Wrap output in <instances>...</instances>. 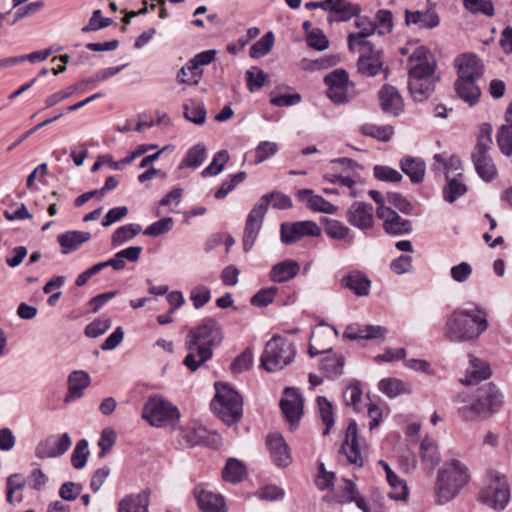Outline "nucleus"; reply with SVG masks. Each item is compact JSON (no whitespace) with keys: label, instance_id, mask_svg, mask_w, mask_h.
<instances>
[{"label":"nucleus","instance_id":"1a4fd4ad","mask_svg":"<svg viewBox=\"0 0 512 512\" xmlns=\"http://www.w3.org/2000/svg\"><path fill=\"white\" fill-rule=\"evenodd\" d=\"M324 83L328 98L335 104L347 103L356 96L355 85L344 69H336L327 74Z\"/></svg>","mask_w":512,"mask_h":512},{"label":"nucleus","instance_id":"2eb2a0df","mask_svg":"<svg viewBox=\"0 0 512 512\" xmlns=\"http://www.w3.org/2000/svg\"><path fill=\"white\" fill-rule=\"evenodd\" d=\"M347 222L362 231L374 227V208L365 202H354L346 212Z\"/></svg>","mask_w":512,"mask_h":512},{"label":"nucleus","instance_id":"5fc2aeb1","mask_svg":"<svg viewBox=\"0 0 512 512\" xmlns=\"http://www.w3.org/2000/svg\"><path fill=\"white\" fill-rule=\"evenodd\" d=\"M208 431L200 424L192 423L184 431L183 437L191 445L195 446L204 443L207 439Z\"/></svg>","mask_w":512,"mask_h":512},{"label":"nucleus","instance_id":"cd10ccee","mask_svg":"<svg viewBox=\"0 0 512 512\" xmlns=\"http://www.w3.org/2000/svg\"><path fill=\"white\" fill-rule=\"evenodd\" d=\"M387 333V329L380 325H351L343 333V337L349 340L358 339H378L383 338Z\"/></svg>","mask_w":512,"mask_h":512},{"label":"nucleus","instance_id":"9d476101","mask_svg":"<svg viewBox=\"0 0 512 512\" xmlns=\"http://www.w3.org/2000/svg\"><path fill=\"white\" fill-rule=\"evenodd\" d=\"M328 503L348 504L354 502L363 512H370L371 507L365 497H363L356 484L350 479H343L338 489L331 495L323 498Z\"/></svg>","mask_w":512,"mask_h":512},{"label":"nucleus","instance_id":"a19ab883","mask_svg":"<svg viewBox=\"0 0 512 512\" xmlns=\"http://www.w3.org/2000/svg\"><path fill=\"white\" fill-rule=\"evenodd\" d=\"M269 204H271L275 209L285 210L292 207V200L284 193L273 191L263 195L256 205L261 206L263 208V212L266 214Z\"/></svg>","mask_w":512,"mask_h":512},{"label":"nucleus","instance_id":"4c0bfd02","mask_svg":"<svg viewBox=\"0 0 512 512\" xmlns=\"http://www.w3.org/2000/svg\"><path fill=\"white\" fill-rule=\"evenodd\" d=\"M408 88L412 98L417 102H423L434 91L433 78H409Z\"/></svg>","mask_w":512,"mask_h":512},{"label":"nucleus","instance_id":"e433bc0d","mask_svg":"<svg viewBox=\"0 0 512 512\" xmlns=\"http://www.w3.org/2000/svg\"><path fill=\"white\" fill-rule=\"evenodd\" d=\"M148 507L149 494L144 491L123 498L119 502L118 512H148Z\"/></svg>","mask_w":512,"mask_h":512},{"label":"nucleus","instance_id":"393cba45","mask_svg":"<svg viewBox=\"0 0 512 512\" xmlns=\"http://www.w3.org/2000/svg\"><path fill=\"white\" fill-rule=\"evenodd\" d=\"M379 98L385 113L398 116L403 111V100L395 87L383 86L379 92Z\"/></svg>","mask_w":512,"mask_h":512},{"label":"nucleus","instance_id":"20e7f679","mask_svg":"<svg viewBox=\"0 0 512 512\" xmlns=\"http://www.w3.org/2000/svg\"><path fill=\"white\" fill-rule=\"evenodd\" d=\"M216 394L211 409L228 425L237 423L243 416V400L240 394L224 383L215 384Z\"/></svg>","mask_w":512,"mask_h":512},{"label":"nucleus","instance_id":"c03bdc74","mask_svg":"<svg viewBox=\"0 0 512 512\" xmlns=\"http://www.w3.org/2000/svg\"><path fill=\"white\" fill-rule=\"evenodd\" d=\"M223 479L230 483H239L246 476V468L244 464L235 459L230 458L222 471Z\"/></svg>","mask_w":512,"mask_h":512},{"label":"nucleus","instance_id":"49530a36","mask_svg":"<svg viewBox=\"0 0 512 512\" xmlns=\"http://www.w3.org/2000/svg\"><path fill=\"white\" fill-rule=\"evenodd\" d=\"M326 336H330V331L328 329H317L312 332L308 349V352L311 357L329 353L331 351V348L329 346H325L322 344V340Z\"/></svg>","mask_w":512,"mask_h":512},{"label":"nucleus","instance_id":"a211bd4d","mask_svg":"<svg viewBox=\"0 0 512 512\" xmlns=\"http://www.w3.org/2000/svg\"><path fill=\"white\" fill-rule=\"evenodd\" d=\"M265 215L263 208L257 205H255L249 212L242 239L243 250L245 252H249L252 249L262 228Z\"/></svg>","mask_w":512,"mask_h":512},{"label":"nucleus","instance_id":"3c124183","mask_svg":"<svg viewBox=\"0 0 512 512\" xmlns=\"http://www.w3.org/2000/svg\"><path fill=\"white\" fill-rule=\"evenodd\" d=\"M229 153L226 150L217 152L211 161V163L201 172L203 177H211L220 174L226 163L229 161Z\"/></svg>","mask_w":512,"mask_h":512},{"label":"nucleus","instance_id":"aec40b11","mask_svg":"<svg viewBox=\"0 0 512 512\" xmlns=\"http://www.w3.org/2000/svg\"><path fill=\"white\" fill-rule=\"evenodd\" d=\"M185 347L188 350V354L185 356L183 364L191 372H195L213 356L212 348L198 345L188 339H186Z\"/></svg>","mask_w":512,"mask_h":512},{"label":"nucleus","instance_id":"f03ea898","mask_svg":"<svg viewBox=\"0 0 512 512\" xmlns=\"http://www.w3.org/2000/svg\"><path fill=\"white\" fill-rule=\"evenodd\" d=\"M503 405V394L493 383L478 387L462 400L458 414L465 422H480L491 418Z\"/></svg>","mask_w":512,"mask_h":512},{"label":"nucleus","instance_id":"4468645a","mask_svg":"<svg viewBox=\"0 0 512 512\" xmlns=\"http://www.w3.org/2000/svg\"><path fill=\"white\" fill-rule=\"evenodd\" d=\"M409 78H433L435 60L424 46L417 47L408 59Z\"/></svg>","mask_w":512,"mask_h":512},{"label":"nucleus","instance_id":"c756f323","mask_svg":"<svg viewBox=\"0 0 512 512\" xmlns=\"http://www.w3.org/2000/svg\"><path fill=\"white\" fill-rule=\"evenodd\" d=\"M341 285L362 297L369 294L371 282L362 272L353 271L341 279Z\"/></svg>","mask_w":512,"mask_h":512},{"label":"nucleus","instance_id":"0eeeda50","mask_svg":"<svg viewBox=\"0 0 512 512\" xmlns=\"http://www.w3.org/2000/svg\"><path fill=\"white\" fill-rule=\"evenodd\" d=\"M491 132L492 128L489 124H484L481 127V133L472 153L475 170L479 177L486 182L493 180L497 175L496 166L489 154L492 145Z\"/></svg>","mask_w":512,"mask_h":512},{"label":"nucleus","instance_id":"69168bd1","mask_svg":"<svg viewBox=\"0 0 512 512\" xmlns=\"http://www.w3.org/2000/svg\"><path fill=\"white\" fill-rule=\"evenodd\" d=\"M173 224H174V220L172 217H165V218H162V219L152 223L151 225H149L144 230L143 233H144V235L151 236V237H157L160 235H164V234L168 233L169 231H171Z\"/></svg>","mask_w":512,"mask_h":512},{"label":"nucleus","instance_id":"72a5a7b5","mask_svg":"<svg viewBox=\"0 0 512 512\" xmlns=\"http://www.w3.org/2000/svg\"><path fill=\"white\" fill-rule=\"evenodd\" d=\"M439 17L434 11H405V23L407 26L417 25L420 28L432 29L439 25Z\"/></svg>","mask_w":512,"mask_h":512},{"label":"nucleus","instance_id":"0e129e2a","mask_svg":"<svg viewBox=\"0 0 512 512\" xmlns=\"http://www.w3.org/2000/svg\"><path fill=\"white\" fill-rule=\"evenodd\" d=\"M277 143L271 141H262L255 148V164H260L278 152Z\"/></svg>","mask_w":512,"mask_h":512},{"label":"nucleus","instance_id":"5701e85b","mask_svg":"<svg viewBox=\"0 0 512 512\" xmlns=\"http://www.w3.org/2000/svg\"><path fill=\"white\" fill-rule=\"evenodd\" d=\"M267 445L270 450L271 458L278 467H287L290 465L292 458L289 447L282 435L278 433L269 434L267 436Z\"/></svg>","mask_w":512,"mask_h":512},{"label":"nucleus","instance_id":"79ce46f5","mask_svg":"<svg viewBox=\"0 0 512 512\" xmlns=\"http://www.w3.org/2000/svg\"><path fill=\"white\" fill-rule=\"evenodd\" d=\"M216 51L207 50L198 53L193 59H191V76L186 81L190 83H199L202 78V70L200 66L208 65L215 59Z\"/></svg>","mask_w":512,"mask_h":512},{"label":"nucleus","instance_id":"37998d69","mask_svg":"<svg viewBox=\"0 0 512 512\" xmlns=\"http://www.w3.org/2000/svg\"><path fill=\"white\" fill-rule=\"evenodd\" d=\"M142 228L139 224L130 223L118 227L111 236L112 247H119L136 237Z\"/></svg>","mask_w":512,"mask_h":512},{"label":"nucleus","instance_id":"ea45409f","mask_svg":"<svg viewBox=\"0 0 512 512\" xmlns=\"http://www.w3.org/2000/svg\"><path fill=\"white\" fill-rule=\"evenodd\" d=\"M447 184L443 188V197L453 203L467 192V186L462 181V172H458L453 177L446 178Z\"/></svg>","mask_w":512,"mask_h":512},{"label":"nucleus","instance_id":"f257e3e1","mask_svg":"<svg viewBox=\"0 0 512 512\" xmlns=\"http://www.w3.org/2000/svg\"><path fill=\"white\" fill-rule=\"evenodd\" d=\"M488 329L487 313L478 305L454 310L443 328L447 340L456 343L476 340Z\"/></svg>","mask_w":512,"mask_h":512},{"label":"nucleus","instance_id":"dca6fc26","mask_svg":"<svg viewBox=\"0 0 512 512\" xmlns=\"http://www.w3.org/2000/svg\"><path fill=\"white\" fill-rule=\"evenodd\" d=\"M280 407L286 421L291 425H297L303 412V399L298 390L286 388L280 401Z\"/></svg>","mask_w":512,"mask_h":512},{"label":"nucleus","instance_id":"a18cd8bd","mask_svg":"<svg viewBox=\"0 0 512 512\" xmlns=\"http://www.w3.org/2000/svg\"><path fill=\"white\" fill-rule=\"evenodd\" d=\"M184 117L197 125H201L206 120V109L203 103H197L194 100H188L183 105Z\"/></svg>","mask_w":512,"mask_h":512},{"label":"nucleus","instance_id":"e2e57ef3","mask_svg":"<svg viewBox=\"0 0 512 512\" xmlns=\"http://www.w3.org/2000/svg\"><path fill=\"white\" fill-rule=\"evenodd\" d=\"M463 5L472 14L494 15L493 3L489 0H463Z\"/></svg>","mask_w":512,"mask_h":512},{"label":"nucleus","instance_id":"39448f33","mask_svg":"<svg viewBox=\"0 0 512 512\" xmlns=\"http://www.w3.org/2000/svg\"><path fill=\"white\" fill-rule=\"evenodd\" d=\"M180 417L179 409L160 395L150 396L142 411V418L156 428H175Z\"/></svg>","mask_w":512,"mask_h":512},{"label":"nucleus","instance_id":"774afa93","mask_svg":"<svg viewBox=\"0 0 512 512\" xmlns=\"http://www.w3.org/2000/svg\"><path fill=\"white\" fill-rule=\"evenodd\" d=\"M497 143L504 155H512V127L503 125L497 134Z\"/></svg>","mask_w":512,"mask_h":512},{"label":"nucleus","instance_id":"a878e982","mask_svg":"<svg viewBox=\"0 0 512 512\" xmlns=\"http://www.w3.org/2000/svg\"><path fill=\"white\" fill-rule=\"evenodd\" d=\"M491 375L489 365L472 355H469V366L466 369V375L461 382L465 385H474L482 380H486Z\"/></svg>","mask_w":512,"mask_h":512},{"label":"nucleus","instance_id":"7c9ffc66","mask_svg":"<svg viewBox=\"0 0 512 512\" xmlns=\"http://www.w3.org/2000/svg\"><path fill=\"white\" fill-rule=\"evenodd\" d=\"M296 195L300 201H305L307 207L313 211L327 214H331L335 211V207L332 203L325 200L320 195H315L311 189L298 190Z\"/></svg>","mask_w":512,"mask_h":512},{"label":"nucleus","instance_id":"de8ad7c7","mask_svg":"<svg viewBox=\"0 0 512 512\" xmlns=\"http://www.w3.org/2000/svg\"><path fill=\"white\" fill-rule=\"evenodd\" d=\"M361 132L365 136L375 138L382 142H388L394 134V128L390 125L377 126L367 123L361 127Z\"/></svg>","mask_w":512,"mask_h":512},{"label":"nucleus","instance_id":"13d9d810","mask_svg":"<svg viewBox=\"0 0 512 512\" xmlns=\"http://www.w3.org/2000/svg\"><path fill=\"white\" fill-rule=\"evenodd\" d=\"M391 491L389 497L393 500L403 501L406 500L409 495V490L406 482L401 479L397 474L393 478L387 480Z\"/></svg>","mask_w":512,"mask_h":512},{"label":"nucleus","instance_id":"338daca9","mask_svg":"<svg viewBox=\"0 0 512 512\" xmlns=\"http://www.w3.org/2000/svg\"><path fill=\"white\" fill-rule=\"evenodd\" d=\"M374 177L383 182H400L403 178L402 174L389 166L376 165L373 169Z\"/></svg>","mask_w":512,"mask_h":512},{"label":"nucleus","instance_id":"6ab92c4d","mask_svg":"<svg viewBox=\"0 0 512 512\" xmlns=\"http://www.w3.org/2000/svg\"><path fill=\"white\" fill-rule=\"evenodd\" d=\"M458 78L479 80L484 74V66L473 54H463L455 61Z\"/></svg>","mask_w":512,"mask_h":512},{"label":"nucleus","instance_id":"6e6d98bb","mask_svg":"<svg viewBox=\"0 0 512 512\" xmlns=\"http://www.w3.org/2000/svg\"><path fill=\"white\" fill-rule=\"evenodd\" d=\"M374 25L380 35L389 34L393 30V14L390 10L380 9L375 14Z\"/></svg>","mask_w":512,"mask_h":512},{"label":"nucleus","instance_id":"c85d7f7f","mask_svg":"<svg viewBox=\"0 0 512 512\" xmlns=\"http://www.w3.org/2000/svg\"><path fill=\"white\" fill-rule=\"evenodd\" d=\"M358 72L364 76H376L382 69L381 52L372 50V52H362L357 63Z\"/></svg>","mask_w":512,"mask_h":512},{"label":"nucleus","instance_id":"473e14b6","mask_svg":"<svg viewBox=\"0 0 512 512\" xmlns=\"http://www.w3.org/2000/svg\"><path fill=\"white\" fill-rule=\"evenodd\" d=\"M476 82L477 80L458 78L454 84L459 98L471 106L478 103L481 95V90Z\"/></svg>","mask_w":512,"mask_h":512},{"label":"nucleus","instance_id":"6e6552de","mask_svg":"<svg viewBox=\"0 0 512 512\" xmlns=\"http://www.w3.org/2000/svg\"><path fill=\"white\" fill-rule=\"evenodd\" d=\"M509 499L510 491L506 477L498 472H490L488 484L481 491L479 500L495 510H502L508 504Z\"/></svg>","mask_w":512,"mask_h":512},{"label":"nucleus","instance_id":"864d4df0","mask_svg":"<svg viewBox=\"0 0 512 512\" xmlns=\"http://www.w3.org/2000/svg\"><path fill=\"white\" fill-rule=\"evenodd\" d=\"M378 388L389 398H395L407 392L405 384L396 378H384L380 380Z\"/></svg>","mask_w":512,"mask_h":512},{"label":"nucleus","instance_id":"58836bf2","mask_svg":"<svg viewBox=\"0 0 512 512\" xmlns=\"http://www.w3.org/2000/svg\"><path fill=\"white\" fill-rule=\"evenodd\" d=\"M345 359L341 354H328L320 362V370L329 379H335L342 375Z\"/></svg>","mask_w":512,"mask_h":512},{"label":"nucleus","instance_id":"c9c22d12","mask_svg":"<svg viewBox=\"0 0 512 512\" xmlns=\"http://www.w3.org/2000/svg\"><path fill=\"white\" fill-rule=\"evenodd\" d=\"M420 456L423 465L429 470H433L441 461L437 443L432 438L426 436L420 444Z\"/></svg>","mask_w":512,"mask_h":512},{"label":"nucleus","instance_id":"ddd939ff","mask_svg":"<svg viewBox=\"0 0 512 512\" xmlns=\"http://www.w3.org/2000/svg\"><path fill=\"white\" fill-rule=\"evenodd\" d=\"M71 444L68 433L50 435L38 443L35 456L39 459L57 458L65 454Z\"/></svg>","mask_w":512,"mask_h":512},{"label":"nucleus","instance_id":"bf43d9fd","mask_svg":"<svg viewBox=\"0 0 512 512\" xmlns=\"http://www.w3.org/2000/svg\"><path fill=\"white\" fill-rule=\"evenodd\" d=\"M333 13L338 15L337 21L346 22L353 17L359 16L361 8L358 4L345 0L343 4L341 3L335 6Z\"/></svg>","mask_w":512,"mask_h":512},{"label":"nucleus","instance_id":"f704fd0d","mask_svg":"<svg viewBox=\"0 0 512 512\" xmlns=\"http://www.w3.org/2000/svg\"><path fill=\"white\" fill-rule=\"evenodd\" d=\"M91 234L84 231H68L60 234L57 241L61 246L62 254H68L76 249L83 243L90 240Z\"/></svg>","mask_w":512,"mask_h":512},{"label":"nucleus","instance_id":"9b49d317","mask_svg":"<svg viewBox=\"0 0 512 512\" xmlns=\"http://www.w3.org/2000/svg\"><path fill=\"white\" fill-rule=\"evenodd\" d=\"M281 241L286 245L293 244L303 237H318L321 235V228L316 222L297 221L293 223L284 222L280 229Z\"/></svg>","mask_w":512,"mask_h":512},{"label":"nucleus","instance_id":"f8f14e48","mask_svg":"<svg viewBox=\"0 0 512 512\" xmlns=\"http://www.w3.org/2000/svg\"><path fill=\"white\" fill-rule=\"evenodd\" d=\"M187 339L213 349L222 340L221 327L214 319H204L199 326L189 332Z\"/></svg>","mask_w":512,"mask_h":512},{"label":"nucleus","instance_id":"603ef678","mask_svg":"<svg viewBox=\"0 0 512 512\" xmlns=\"http://www.w3.org/2000/svg\"><path fill=\"white\" fill-rule=\"evenodd\" d=\"M317 406L321 420L325 426L323 434L327 435L329 434L330 429L334 425L333 406L331 402H329L325 397L322 396H319L317 398Z\"/></svg>","mask_w":512,"mask_h":512},{"label":"nucleus","instance_id":"b1692460","mask_svg":"<svg viewBox=\"0 0 512 512\" xmlns=\"http://www.w3.org/2000/svg\"><path fill=\"white\" fill-rule=\"evenodd\" d=\"M90 376L87 372L76 370L68 376V392L64 398L65 403H70L83 396V391L90 385Z\"/></svg>","mask_w":512,"mask_h":512},{"label":"nucleus","instance_id":"4be33fe9","mask_svg":"<svg viewBox=\"0 0 512 512\" xmlns=\"http://www.w3.org/2000/svg\"><path fill=\"white\" fill-rule=\"evenodd\" d=\"M341 450L345 454L350 464L358 467L363 466V458L357 437L356 422L350 423L347 427L345 441L341 447Z\"/></svg>","mask_w":512,"mask_h":512},{"label":"nucleus","instance_id":"2f4dec72","mask_svg":"<svg viewBox=\"0 0 512 512\" xmlns=\"http://www.w3.org/2000/svg\"><path fill=\"white\" fill-rule=\"evenodd\" d=\"M400 168L412 183L418 184L424 180L426 165L421 158L405 156L400 161Z\"/></svg>","mask_w":512,"mask_h":512},{"label":"nucleus","instance_id":"423d86ee","mask_svg":"<svg viewBox=\"0 0 512 512\" xmlns=\"http://www.w3.org/2000/svg\"><path fill=\"white\" fill-rule=\"evenodd\" d=\"M296 355L294 345L287 339L275 336L270 339L261 357V366L268 372H275L289 365Z\"/></svg>","mask_w":512,"mask_h":512},{"label":"nucleus","instance_id":"09e8293b","mask_svg":"<svg viewBox=\"0 0 512 512\" xmlns=\"http://www.w3.org/2000/svg\"><path fill=\"white\" fill-rule=\"evenodd\" d=\"M275 37L272 31L267 32L260 40L255 42L249 51L253 59H259L267 55L274 45Z\"/></svg>","mask_w":512,"mask_h":512},{"label":"nucleus","instance_id":"7ed1b4c3","mask_svg":"<svg viewBox=\"0 0 512 512\" xmlns=\"http://www.w3.org/2000/svg\"><path fill=\"white\" fill-rule=\"evenodd\" d=\"M469 480V470L464 463L457 459L448 461L437 475L434 488L437 503L446 504L454 499Z\"/></svg>","mask_w":512,"mask_h":512},{"label":"nucleus","instance_id":"bb28decb","mask_svg":"<svg viewBox=\"0 0 512 512\" xmlns=\"http://www.w3.org/2000/svg\"><path fill=\"white\" fill-rule=\"evenodd\" d=\"M300 271V264L292 259L281 261L272 266L269 279L274 283H284L295 278Z\"/></svg>","mask_w":512,"mask_h":512},{"label":"nucleus","instance_id":"412c9836","mask_svg":"<svg viewBox=\"0 0 512 512\" xmlns=\"http://www.w3.org/2000/svg\"><path fill=\"white\" fill-rule=\"evenodd\" d=\"M194 496L202 512H227L224 498L220 494L197 486L194 490Z\"/></svg>","mask_w":512,"mask_h":512},{"label":"nucleus","instance_id":"680f3d73","mask_svg":"<svg viewBox=\"0 0 512 512\" xmlns=\"http://www.w3.org/2000/svg\"><path fill=\"white\" fill-rule=\"evenodd\" d=\"M278 287L270 286L261 288L250 300L251 304L256 307H266L273 302L278 294Z\"/></svg>","mask_w":512,"mask_h":512},{"label":"nucleus","instance_id":"4d7b16f0","mask_svg":"<svg viewBox=\"0 0 512 512\" xmlns=\"http://www.w3.org/2000/svg\"><path fill=\"white\" fill-rule=\"evenodd\" d=\"M324 232L331 239L344 240L350 236L351 230L342 222L335 219H330L327 220L325 224Z\"/></svg>","mask_w":512,"mask_h":512},{"label":"nucleus","instance_id":"8fccbe9b","mask_svg":"<svg viewBox=\"0 0 512 512\" xmlns=\"http://www.w3.org/2000/svg\"><path fill=\"white\" fill-rule=\"evenodd\" d=\"M206 159V148L203 144L198 143L192 148H190L181 162L180 168L183 167H190V168H197Z\"/></svg>","mask_w":512,"mask_h":512},{"label":"nucleus","instance_id":"f3484780","mask_svg":"<svg viewBox=\"0 0 512 512\" xmlns=\"http://www.w3.org/2000/svg\"><path fill=\"white\" fill-rule=\"evenodd\" d=\"M376 214L383 221V228L388 234L403 235L412 231L411 222L400 217L390 207H378Z\"/></svg>","mask_w":512,"mask_h":512},{"label":"nucleus","instance_id":"052dcab7","mask_svg":"<svg viewBox=\"0 0 512 512\" xmlns=\"http://www.w3.org/2000/svg\"><path fill=\"white\" fill-rule=\"evenodd\" d=\"M89 456L88 450V441L86 439H81L77 442L72 455H71V464L75 469H82L87 462V458Z\"/></svg>","mask_w":512,"mask_h":512}]
</instances>
